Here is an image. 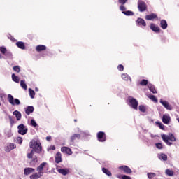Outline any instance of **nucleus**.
<instances>
[{
  "label": "nucleus",
  "instance_id": "obj_1",
  "mask_svg": "<svg viewBox=\"0 0 179 179\" xmlns=\"http://www.w3.org/2000/svg\"><path fill=\"white\" fill-rule=\"evenodd\" d=\"M29 147L33 149L36 153H41V143L38 140H32L29 143Z\"/></svg>",
  "mask_w": 179,
  "mask_h": 179
},
{
  "label": "nucleus",
  "instance_id": "obj_2",
  "mask_svg": "<svg viewBox=\"0 0 179 179\" xmlns=\"http://www.w3.org/2000/svg\"><path fill=\"white\" fill-rule=\"evenodd\" d=\"M161 136L164 142H165V143H166V145H169V146H171V145H173L172 142H176V137L173 134H169L168 135L162 134Z\"/></svg>",
  "mask_w": 179,
  "mask_h": 179
},
{
  "label": "nucleus",
  "instance_id": "obj_3",
  "mask_svg": "<svg viewBox=\"0 0 179 179\" xmlns=\"http://www.w3.org/2000/svg\"><path fill=\"white\" fill-rule=\"evenodd\" d=\"M36 171L42 176H44V174L48 171V164L47 162H42L38 166H37Z\"/></svg>",
  "mask_w": 179,
  "mask_h": 179
},
{
  "label": "nucleus",
  "instance_id": "obj_4",
  "mask_svg": "<svg viewBox=\"0 0 179 179\" xmlns=\"http://www.w3.org/2000/svg\"><path fill=\"white\" fill-rule=\"evenodd\" d=\"M127 101L129 107H131V108H134V110H138V100L135 99L132 96H129L127 99Z\"/></svg>",
  "mask_w": 179,
  "mask_h": 179
},
{
  "label": "nucleus",
  "instance_id": "obj_5",
  "mask_svg": "<svg viewBox=\"0 0 179 179\" xmlns=\"http://www.w3.org/2000/svg\"><path fill=\"white\" fill-rule=\"evenodd\" d=\"M8 100L11 106H20V101L18 99L13 98L12 94L8 95Z\"/></svg>",
  "mask_w": 179,
  "mask_h": 179
},
{
  "label": "nucleus",
  "instance_id": "obj_6",
  "mask_svg": "<svg viewBox=\"0 0 179 179\" xmlns=\"http://www.w3.org/2000/svg\"><path fill=\"white\" fill-rule=\"evenodd\" d=\"M138 9L139 12H145L148 9V6H146V3L142 0H138Z\"/></svg>",
  "mask_w": 179,
  "mask_h": 179
},
{
  "label": "nucleus",
  "instance_id": "obj_7",
  "mask_svg": "<svg viewBox=\"0 0 179 179\" xmlns=\"http://www.w3.org/2000/svg\"><path fill=\"white\" fill-rule=\"evenodd\" d=\"M17 128L18 134H20V135H26L27 134V131L29 130L23 124L18 125Z\"/></svg>",
  "mask_w": 179,
  "mask_h": 179
},
{
  "label": "nucleus",
  "instance_id": "obj_8",
  "mask_svg": "<svg viewBox=\"0 0 179 179\" xmlns=\"http://www.w3.org/2000/svg\"><path fill=\"white\" fill-rule=\"evenodd\" d=\"M159 103L164 107V108H166V110H169V111L173 110V106H171L169 101L160 99Z\"/></svg>",
  "mask_w": 179,
  "mask_h": 179
},
{
  "label": "nucleus",
  "instance_id": "obj_9",
  "mask_svg": "<svg viewBox=\"0 0 179 179\" xmlns=\"http://www.w3.org/2000/svg\"><path fill=\"white\" fill-rule=\"evenodd\" d=\"M0 51L2 54L6 55V57H8V58H12V52L8 51L5 47H0Z\"/></svg>",
  "mask_w": 179,
  "mask_h": 179
},
{
  "label": "nucleus",
  "instance_id": "obj_10",
  "mask_svg": "<svg viewBox=\"0 0 179 179\" xmlns=\"http://www.w3.org/2000/svg\"><path fill=\"white\" fill-rule=\"evenodd\" d=\"M170 121H171V118L170 117V115L165 114L162 117V122L164 124H166V125H169L170 124Z\"/></svg>",
  "mask_w": 179,
  "mask_h": 179
},
{
  "label": "nucleus",
  "instance_id": "obj_11",
  "mask_svg": "<svg viewBox=\"0 0 179 179\" xmlns=\"http://www.w3.org/2000/svg\"><path fill=\"white\" fill-rule=\"evenodd\" d=\"M119 170H122V171H124V173H126V174H131V173H132L131 169L127 166H119Z\"/></svg>",
  "mask_w": 179,
  "mask_h": 179
},
{
  "label": "nucleus",
  "instance_id": "obj_12",
  "mask_svg": "<svg viewBox=\"0 0 179 179\" xmlns=\"http://www.w3.org/2000/svg\"><path fill=\"white\" fill-rule=\"evenodd\" d=\"M97 138L99 142H104L106 141V134L103 131H100L97 134Z\"/></svg>",
  "mask_w": 179,
  "mask_h": 179
},
{
  "label": "nucleus",
  "instance_id": "obj_13",
  "mask_svg": "<svg viewBox=\"0 0 179 179\" xmlns=\"http://www.w3.org/2000/svg\"><path fill=\"white\" fill-rule=\"evenodd\" d=\"M13 149H16V145L12 143L7 144L6 147L5 148V150L6 152H10V150H13Z\"/></svg>",
  "mask_w": 179,
  "mask_h": 179
},
{
  "label": "nucleus",
  "instance_id": "obj_14",
  "mask_svg": "<svg viewBox=\"0 0 179 179\" xmlns=\"http://www.w3.org/2000/svg\"><path fill=\"white\" fill-rule=\"evenodd\" d=\"M34 171H36V169L34 168H30V167L25 168L24 169V176H29V175L34 173Z\"/></svg>",
  "mask_w": 179,
  "mask_h": 179
},
{
  "label": "nucleus",
  "instance_id": "obj_15",
  "mask_svg": "<svg viewBox=\"0 0 179 179\" xmlns=\"http://www.w3.org/2000/svg\"><path fill=\"white\" fill-rule=\"evenodd\" d=\"M41 177H43V175L39 173V172L32 173L31 176H29L30 179H40Z\"/></svg>",
  "mask_w": 179,
  "mask_h": 179
},
{
  "label": "nucleus",
  "instance_id": "obj_16",
  "mask_svg": "<svg viewBox=\"0 0 179 179\" xmlns=\"http://www.w3.org/2000/svg\"><path fill=\"white\" fill-rule=\"evenodd\" d=\"M61 152L66 153V155H72V150L68 147H62Z\"/></svg>",
  "mask_w": 179,
  "mask_h": 179
},
{
  "label": "nucleus",
  "instance_id": "obj_17",
  "mask_svg": "<svg viewBox=\"0 0 179 179\" xmlns=\"http://www.w3.org/2000/svg\"><path fill=\"white\" fill-rule=\"evenodd\" d=\"M55 163H61L62 162V155L61 152H57L55 157Z\"/></svg>",
  "mask_w": 179,
  "mask_h": 179
},
{
  "label": "nucleus",
  "instance_id": "obj_18",
  "mask_svg": "<svg viewBox=\"0 0 179 179\" xmlns=\"http://www.w3.org/2000/svg\"><path fill=\"white\" fill-rule=\"evenodd\" d=\"M157 157L161 160V162H167V155L164 153L158 154Z\"/></svg>",
  "mask_w": 179,
  "mask_h": 179
},
{
  "label": "nucleus",
  "instance_id": "obj_19",
  "mask_svg": "<svg viewBox=\"0 0 179 179\" xmlns=\"http://www.w3.org/2000/svg\"><path fill=\"white\" fill-rule=\"evenodd\" d=\"M57 171L60 174H62V176H66L69 174V169H58Z\"/></svg>",
  "mask_w": 179,
  "mask_h": 179
},
{
  "label": "nucleus",
  "instance_id": "obj_20",
  "mask_svg": "<svg viewBox=\"0 0 179 179\" xmlns=\"http://www.w3.org/2000/svg\"><path fill=\"white\" fill-rule=\"evenodd\" d=\"M122 79L123 80H125L126 82H132V80L131 79V76H129V75L127 74V73H123L122 74Z\"/></svg>",
  "mask_w": 179,
  "mask_h": 179
},
{
  "label": "nucleus",
  "instance_id": "obj_21",
  "mask_svg": "<svg viewBox=\"0 0 179 179\" xmlns=\"http://www.w3.org/2000/svg\"><path fill=\"white\" fill-rule=\"evenodd\" d=\"M136 23L138 26H143L144 27H146V22H145V20L142 18H138Z\"/></svg>",
  "mask_w": 179,
  "mask_h": 179
},
{
  "label": "nucleus",
  "instance_id": "obj_22",
  "mask_svg": "<svg viewBox=\"0 0 179 179\" xmlns=\"http://www.w3.org/2000/svg\"><path fill=\"white\" fill-rule=\"evenodd\" d=\"M157 15L155 13H152L145 16L146 20H153V19H157Z\"/></svg>",
  "mask_w": 179,
  "mask_h": 179
},
{
  "label": "nucleus",
  "instance_id": "obj_23",
  "mask_svg": "<svg viewBox=\"0 0 179 179\" xmlns=\"http://www.w3.org/2000/svg\"><path fill=\"white\" fill-rule=\"evenodd\" d=\"M150 29L151 30H152V31H155V33H159V31H160V28H159L158 26H156L153 23L150 24Z\"/></svg>",
  "mask_w": 179,
  "mask_h": 179
},
{
  "label": "nucleus",
  "instance_id": "obj_24",
  "mask_svg": "<svg viewBox=\"0 0 179 179\" xmlns=\"http://www.w3.org/2000/svg\"><path fill=\"white\" fill-rule=\"evenodd\" d=\"M70 139L71 142H75V141H78V139H80V134H73L71 136Z\"/></svg>",
  "mask_w": 179,
  "mask_h": 179
},
{
  "label": "nucleus",
  "instance_id": "obj_25",
  "mask_svg": "<svg viewBox=\"0 0 179 179\" xmlns=\"http://www.w3.org/2000/svg\"><path fill=\"white\" fill-rule=\"evenodd\" d=\"M13 115H15L17 121H20L22 119V113L20 112L15 110L13 113Z\"/></svg>",
  "mask_w": 179,
  "mask_h": 179
},
{
  "label": "nucleus",
  "instance_id": "obj_26",
  "mask_svg": "<svg viewBox=\"0 0 179 179\" xmlns=\"http://www.w3.org/2000/svg\"><path fill=\"white\" fill-rule=\"evenodd\" d=\"M160 26L162 29L166 30V29H167V21H166V20H162L160 22Z\"/></svg>",
  "mask_w": 179,
  "mask_h": 179
},
{
  "label": "nucleus",
  "instance_id": "obj_27",
  "mask_svg": "<svg viewBox=\"0 0 179 179\" xmlns=\"http://www.w3.org/2000/svg\"><path fill=\"white\" fill-rule=\"evenodd\" d=\"M33 111H34V108L33 106H28L25 110V113L27 114V115L31 114Z\"/></svg>",
  "mask_w": 179,
  "mask_h": 179
},
{
  "label": "nucleus",
  "instance_id": "obj_28",
  "mask_svg": "<svg viewBox=\"0 0 179 179\" xmlns=\"http://www.w3.org/2000/svg\"><path fill=\"white\" fill-rule=\"evenodd\" d=\"M148 88L150 92H152L154 94L157 93V91H156V88H155V85L152 84H148Z\"/></svg>",
  "mask_w": 179,
  "mask_h": 179
},
{
  "label": "nucleus",
  "instance_id": "obj_29",
  "mask_svg": "<svg viewBox=\"0 0 179 179\" xmlns=\"http://www.w3.org/2000/svg\"><path fill=\"white\" fill-rule=\"evenodd\" d=\"M37 162H38V159H37V157H35L32 159V160L30 161V164L32 167H34L36 164H37Z\"/></svg>",
  "mask_w": 179,
  "mask_h": 179
},
{
  "label": "nucleus",
  "instance_id": "obj_30",
  "mask_svg": "<svg viewBox=\"0 0 179 179\" xmlns=\"http://www.w3.org/2000/svg\"><path fill=\"white\" fill-rule=\"evenodd\" d=\"M116 177L119 179H131L130 176H128L126 175H121V174L116 175Z\"/></svg>",
  "mask_w": 179,
  "mask_h": 179
},
{
  "label": "nucleus",
  "instance_id": "obj_31",
  "mask_svg": "<svg viewBox=\"0 0 179 179\" xmlns=\"http://www.w3.org/2000/svg\"><path fill=\"white\" fill-rule=\"evenodd\" d=\"M29 92L31 99H34V96H36V92H34V90H33L31 88H29Z\"/></svg>",
  "mask_w": 179,
  "mask_h": 179
},
{
  "label": "nucleus",
  "instance_id": "obj_32",
  "mask_svg": "<svg viewBox=\"0 0 179 179\" xmlns=\"http://www.w3.org/2000/svg\"><path fill=\"white\" fill-rule=\"evenodd\" d=\"M138 110L141 112V113H146V106H145L144 105H140L138 106Z\"/></svg>",
  "mask_w": 179,
  "mask_h": 179
},
{
  "label": "nucleus",
  "instance_id": "obj_33",
  "mask_svg": "<svg viewBox=\"0 0 179 179\" xmlns=\"http://www.w3.org/2000/svg\"><path fill=\"white\" fill-rule=\"evenodd\" d=\"M102 171L104 174H106V176H109V177L111 176V172L108 169L103 168Z\"/></svg>",
  "mask_w": 179,
  "mask_h": 179
},
{
  "label": "nucleus",
  "instance_id": "obj_34",
  "mask_svg": "<svg viewBox=\"0 0 179 179\" xmlns=\"http://www.w3.org/2000/svg\"><path fill=\"white\" fill-rule=\"evenodd\" d=\"M20 86L24 89V90H27V85H26V83H24V80L20 81Z\"/></svg>",
  "mask_w": 179,
  "mask_h": 179
},
{
  "label": "nucleus",
  "instance_id": "obj_35",
  "mask_svg": "<svg viewBox=\"0 0 179 179\" xmlns=\"http://www.w3.org/2000/svg\"><path fill=\"white\" fill-rule=\"evenodd\" d=\"M123 15H125L126 16H134V12L132 11H123Z\"/></svg>",
  "mask_w": 179,
  "mask_h": 179
},
{
  "label": "nucleus",
  "instance_id": "obj_36",
  "mask_svg": "<svg viewBox=\"0 0 179 179\" xmlns=\"http://www.w3.org/2000/svg\"><path fill=\"white\" fill-rule=\"evenodd\" d=\"M44 50H45V46H44V45L36 46V51H38V52L44 51Z\"/></svg>",
  "mask_w": 179,
  "mask_h": 179
},
{
  "label": "nucleus",
  "instance_id": "obj_37",
  "mask_svg": "<svg viewBox=\"0 0 179 179\" xmlns=\"http://www.w3.org/2000/svg\"><path fill=\"white\" fill-rule=\"evenodd\" d=\"M12 79L13 82H15L16 83H19V77L16 76V75L13 74L12 75Z\"/></svg>",
  "mask_w": 179,
  "mask_h": 179
},
{
  "label": "nucleus",
  "instance_id": "obj_38",
  "mask_svg": "<svg viewBox=\"0 0 179 179\" xmlns=\"http://www.w3.org/2000/svg\"><path fill=\"white\" fill-rule=\"evenodd\" d=\"M148 99L154 101V103H157V99H156V96L154 95H148Z\"/></svg>",
  "mask_w": 179,
  "mask_h": 179
},
{
  "label": "nucleus",
  "instance_id": "obj_39",
  "mask_svg": "<svg viewBox=\"0 0 179 179\" xmlns=\"http://www.w3.org/2000/svg\"><path fill=\"white\" fill-rule=\"evenodd\" d=\"M34 155V150H31L30 152H28L27 155V157L28 159H31L33 157V156Z\"/></svg>",
  "mask_w": 179,
  "mask_h": 179
},
{
  "label": "nucleus",
  "instance_id": "obj_40",
  "mask_svg": "<svg viewBox=\"0 0 179 179\" xmlns=\"http://www.w3.org/2000/svg\"><path fill=\"white\" fill-rule=\"evenodd\" d=\"M165 173H166V176H173V175H174V172H173V171H171V170H170V169H166V170L165 171Z\"/></svg>",
  "mask_w": 179,
  "mask_h": 179
},
{
  "label": "nucleus",
  "instance_id": "obj_41",
  "mask_svg": "<svg viewBox=\"0 0 179 179\" xmlns=\"http://www.w3.org/2000/svg\"><path fill=\"white\" fill-rule=\"evenodd\" d=\"M147 176H148L149 179H152V178H155V177H156V173H147Z\"/></svg>",
  "mask_w": 179,
  "mask_h": 179
},
{
  "label": "nucleus",
  "instance_id": "obj_42",
  "mask_svg": "<svg viewBox=\"0 0 179 179\" xmlns=\"http://www.w3.org/2000/svg\"><path fill=\"white\" fill-rule=\"evenodd\" d=\"M8 38L9 39V40H10L13 43H16V39L15 38V37H13L12 35H10V34H8Z\"/></svg>",
  "mask_w": 179,
  "mask_h": 179
},
{
  "label": "nucleus",
  "instance_id": "obj_43",
  "mask_svg": "<svg viewBox=\"0 0 179 179\" xmlns=\"http://www.w3.org/2000/svg\"><path fill=\"white\" fill-rule=\"evenodd\" d=\"M157 125L160 128V129L164 130V125L162 122H156Z\"/></svg>",
  "mask_w": 179,
  "mask_h": 179
},
{
  "label": "nucleus",
  "instance_id": "obj_44",
  "mask_svg": "<svg viewBox=\"0 0 179 179\" xmlns=\"http://www.w3.org/2000/svg\"><path fill=\"white\" fill-rule=\"evenodd\" d=\"M31 125L34 128L37 127V122H36V120H34V119L31 120Z\"/></svg>",
  "mask_w": 179,
  "mask_h": 179
},
{
  "label": "nucleus",
  "instance_id": "obj_45",
  "mask_svg": "<svg viewBox=\"0 0 179 179\" xmlns=\"http://www.w3.org/2000/svg\"><path fill=\"white\" fill-rule=\"evenodd\" d=\"M17 143H19V145H22V143L23 142V138L22 137H17Z\"/></svg>",
  "mask_w": 179,
  "mask_h": 179
},
{
  "label": "nucleus",
  "instance_id": "obj_46",
  "mask_svg": "<svg viewBox=\"0 0 179 179\" xmlns=\"http://www.w3.org/2000/svg\"><path fill=\"white\" fill-rule=\"evenodd\" d=\"M140 85L142 86H146V85H148V80H142V81L140 83Z\"/></svg>",
  "mask_w": 179,
  "mask_h": 179
},
{
  "label": "nucleus",
  "instance_id": "obj_47",
  "mask_svg": "<svg viewBox=\"0 0 179 179\" xmlns=\"http://www.w3.org/2000/svg\"><path fill=\"white\" fill-rule=\"evenodd\" d=\"M13 71L15 72H20V67H19V66H15L13 67Z\"/></svg>",
  "mask_w": 179,
  "mask_h": 179
},
{
  "label": "nucleus",
  "instance_id": "obj_48",
  "mask_svg": "<svg viewBox=\"0 0 179 179\" xmlns=\"http://www.w3.org/2000/svg\"><path fill=\"white\" fill-rule=\"evenodd\" d=\"M9 120H10V124L12 126H13V124H15V120H13V118L10 116H9Z\"/></svg>",
  "mask_w": 179,
  "mask_h": 179
},
{
  "label": "nucleus",
  "instance_id": "obj_49",
  "mask_svg": "<svg viewBox=\"0 0 179 179\" xmlns=\"http://www.w3.org/2000/svg\"><path fill=\"white\" fill-rule=\"evenodd\" d=\"M118 2L120 5H125L126 2H128V0H118Z\"/></svg>",
  "mask_w": 179,
  "mask_h": 179
},
{
  "label": "nucleus",
  "instance_id": "obj_50",
  "mask_svg": "<svg viewBox=\"0 0 179 179\" xmlns=\"http://www.w3.org/2000/svg\"><path fill=\"white\" fill-rule=\"evenodd\" d=\"M120 9L122 11V13L125 12V10H127V8H125L124 5H120Z\"/></svg>",
  "mask_w": 179,
  "mask_h": 179
},
{
  "label": "nucleus",
  "instance_id": "obj_51",
  "mask_svg": "<svg viewBox=\"0 0 179 179\" xmlns=\"http://www.w3.org/2000/svg\"><path fill=\"white\" fill-rule=\"evenodd\" d=\"M117 69H118V71H120L121 72H122V71H124V66L122 65V64H120V65L117 66Z\"/></svg>",
  "mask_w": 179,
  "mask_h": 179
},
{
  "label": "nucleus",
  "instance_id": "obj_52",
  "mask_svg": "<svg viewBox=\"0 0 179 179\" xmlns=\"http://www.w3.org/2000/svg\"><path fill=\"white\" fill-rule=\"evenodd\" d=\"M156 148H157V149H162L163 145H162V143H158L156 144Z\"/></svg>",
  "mask_w": 179,
  "mask_h": 179
},
{
  "label": "nucleus",
  "instance_id": "obj_53",
  "mask_svg": "<svg viewBox=\"0 0 179 179\" xmlns=\"http://www.w3.org/2000/svg\"><path fill=\"white\" fill-rule=\"evenodd\" d=\"M27 37H28V38H29L30 40H33V38H34V36H33L32 34H29L27 35Z\"/></svg>",
  "mask_w": 179,
  "mask_h": 179
},
{
  "label": "nucleus",
  "instance_id": "obj_54",
  "mask_svg": "<svg viewBox=\"0 0 179 179\" xmlns=\"http://www.w3.org/2000/svg\"><path fill=\"white\" fill-rule=\"evenodd\" d=\"M16 45H24V43L22 41L16 42Z\"/></svg>",
  "mask_w": 179,
  "mask_h": 179
},
{
  "label": "nucleus",
  "instance_id": "obj_55",
  "mask_svg": "<svg viewBox=\"0 0 179 179\" xmlns=\"http://www.w3.org/2000/svg\"><path fill=\"white\" fill-rule=\"evenodd\" d=\"M18 48H20V50H25L26 49L25 45H18Z\"/></svg>",
  "mask_w": 179,
  "mask_h": 179
},
{
  "label": "nucleus",
  "instance_id": "obj_56",
  "mask_svg": "<svg viewBox=\"0 0 179 179\" xmlns=\"http://www.w3.org/2000/svg\"><path fill=\"white\" fill-rule=\"evenodd\" d=\"M55 150V145H51L48 150Z\"/></svg>",
  "mask_w": 179,
  "mask_h": 179
},
{
  "label": "nucleus",
  "instance_id": "obj_57",
  "mask_svg": "<svg viewBox=\"0 0 179 179\" xmlns=\"http://www.w3.org/2000/svg\"><path fill=\"white\" fill-rule=\"evenodd\" d=\"M46 140H47L48 141H51V136H47V137H46Z\"/></svg>",
  "mask_w": 179,
  "mask_h": 179
},
{
  "label": "nucleus",
  "instance_id": "obj_58",
  "mask_svg": "<svg viewBox=\"0 0 179 179\" xmlns=\"http://www.w3.org/2000/svg\"><path fill=\"white\" fill-rule=\"evenodd\" d=\"M151 138H155L156 136L153 135V134H150Z\"/></svg>",
  "mask_w": 179,
  "mask_h": 179
},
{
  "label": "nucleus",
  "instance_id": "obj_59",
  "mask_svg": "<svg viewBox=\"0 0 179 179\" xmlns=\"http://www.w3.org/2000/svg\"><path fill=\"white\" fill-rule=\"evenodd\" d=\"M35 90H36V92H38V87H36V88H35Z\"/></svg>",
  "mask_w": 179,
  "mask_h": 179
},
{
  "label": "nucleus",
  "instance_id": "obj_60",
  "mask_svg": "<svg viewBox=\"0 0 179 179\" xmlns=\"http://www.w3.org/2000/svg\"><path fill=\"white\" fill-rule=\"evenodd\" d=\"M0 59H2V55L0 54Z\"/></svg>",
  "mask_w": 179,
  "mask_h": 179
},
{
  "label": "nucleus",
  "instance_id": "obj_61",
  "mask_svg": "<svg viewBox=\"0 0 179 179\" xmlns=\"http://www.w3.org/2000/svg\"><path fill=\"white\" fill-rule=\"evenodd\" d=\"M75 122H76V120H74Z\"/></svg>",
  "mask_w": 179,
  "mask_h": 179
},
{
  "label": "nucleus",
  "instance_id": "obj_62",
  "mask_svg": "<svg viewBox=\"0 0 179 179\" xmlns=\"http://www.w3.org/2000/svg\"><path fill=\"white\" fill-rule=\"evenodd\" d=\"M20 179H22V178H20Z\"/></svg>",
  "mask_w": 179,
  "mask_h": 179
}]
</instances>
